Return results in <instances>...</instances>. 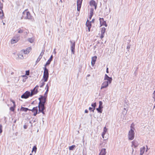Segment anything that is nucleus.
<instances>
[{"mask_svg":"<svg viewBox=\"0 0 155 155\" xmlns=\"http://www.w3.org/2000/svg\"><path fill=\"white\" fill-rule=\"evenodd\" d=\"M88 110H85V113H88Z\"/></svg>","mask_w":155,"mask_h":155,"instance_id":"61","label":"nucleus"},{"mask_svg":"<svg viewBox=\"0 0 155 155\" xmlns=\"http://www.w3.org/2000/svg\"><path fill=\"white\" fill-rule=\"evenodd\" d=\"M124 109L125 110H126L127 111V110H128V108H127V107H124Z\"/></svg>","mask_w":155,"mask_h":155,"instance_id":"54","label":"nucleus"},{"mask_svg":"<svg viewBox=\"0 0 155 155\" xmlns=\"http://www.w3.org/2000/svg\"><path fill=\"white\" fill-rule=\"evenodd\" d=\"M45 84V83L44 82H43L41 83V85L40 86V87H43L44 85Z\"/></svg>","mask_w":155,"mask_h":155,"instance_id":"43","label":"nucleus"},{"mask_svg":"<svg viewBox=\"0 0 155 155\" xmlns=\"http://www.w3.org/2000/svg\"><path fill=\"white\" fill-rule=\"evenodd\" d=\"M106 154V149L105 148H102L99 155H105Z\"/></svg>","mask_w":155,"mask_h":155,"instance_id":"17","label":"nucleus"},{"mask_svg":"<svg viewBox=\"0 0 155 155\" xmlns=\"http://www.w3.org/2000/svg\"><path fill=\"white\" fill-rule=\"evenodd\" d=\"M31 50V48L30 47H29L27 48L25 50H21V52L22 53H24L25 54H27L29 53Z\"/></svg>","mask_w":155,"mask_h":155,"instance_id":"9","label":"nucleus"},{"mask_svg":"<svg viewBox=\"0 0 155 155\" xmlns=\"http://www.w3.org/2000/svg\"><path fill=\"white\" fill-rule=\"evenodd\" d=\"M15 107H14V106L13 107H10V110L12 111H14L15 110Z\"/></svg>","mask_w":155,"mask_h":155,"instance_id":"37","label":"nucleus"},{"mask_svg":"<svg viewBox=\"0 0 155 155\" xmlns=\"http://www.w3.org/2000/svg\"><path fill=\"white\" fill-rule=\"evenodd\" d=\"M82 0H77V10L79 12L81 8Z\"/></svg>","mask_w":155,"mask_h":155,"instance_id":"6","label":"nucleus"},{"mask_svg":"<svg viewBox=\"0 0 155 155\" xmlns=\"http://www.w3.org/2000/svg\"><path fill=\"white\" fill-rule=\"evenodd\" d=\"M23 32V30L20 29L18 31V33H21Z\"/></svg>","mask_w":155,"mask_h":155,"instance_id":"45","label":"nucleus"},{"mask_svg":"<svg viewBox=\"0 0 155 155\" xmlns=\"http://www.w3.org/2000/svg\"><path fill=\"white\" fill-rule=\"evenodd\" d=\"M109 83L108 81H104L102 84L101 88V89L107 87L108 86Z\"/></svg>","mask_w":155,"mask_h":155,"instance_id":"11","label":"nucleus"},{"mask_svg":"<svg viewBox=\"0 0 155 155\" xmlns=\"http://www.w3.org/2000/svg\"><path fill=\"white\" fill-rule=\"evenodd\" d=\"M145 147H143L142 148L140 149V155H143V153H144V151L145 150Z\"/></svg>","mask_w":155,"mask_h":155,"instance_id":"21","label":"nucleus"},{"mask_svg":"<svg viewBox=\"0 0 155 155\" xmlns=\"http://www.w3.org/2000/svg\"><path fill=\"white\" fill-rule=\"evenodd\" d=\"M99 105L98 107L102 109L103 108L102 106L103 104L102 102L101 101H100L99 102Z\"/></svg>","mask_w":155,"mask_h":155,"instance_id":"29","label":"nucleus"},{"mask_svg":"<svg viewBox=\"0 0 155 155\" xmlns=\"http://www.w3.org/2000/svg\"><path fill=\"white\" fill-rule=\"evenodd\" d=\"M32 93H30L29 91H27L21 96V97L22 98L27 99L29 97L32 96Z\"/></svg>","mask_w":155,"mask_h":155,"instance_id":"4","label":"nucleus"},{"mask_svg":"<svg viewBox=\"0 0 155 155\" xmlns=\"http://www.w3.org/2000/svg\"><path fill=\"white\" fill-rule=\"evenodd\" d=\"M34 40V39L32 38H29L28 39V41H29L31 43H32L33 42Z\"/></svg>","mask_w":155,"mask_h":155,"instance_id":"33","label":"nucleus"},{"mask_svg":"<svg viewBox=\"0 0 155 155\" xmlns=\"http://www.w3.org/2000/svg\"><path fill=\"white\" fill-rule=\"evenodd\" d=\"M104 34L101 33V35L100 36V38L101 39H102L104 37Z\"/></svg>","mask_w":155,"mask_h":155,"instance_id":"47","label":"nucleus"},{"mask_svg":"<svg viewBox=\"0 0 155 155\" xmlns=\"http://www.w3.org/2000/svg\"><path fill=\"white\" fill-rule=\"evenodd\" d=\"M86 25L87 27H91V21L89 22L87 19Z\"/></svg>","mask_w":155,"mask_h":155,"instance_id":"24","label":"nucleus"},{"mask_svg":"<svg viewBox=\"0 0 155 155\" xmlns=\"http://www.w3.org/2000/svg\"><path fill=\"white\" fill-rule=\"evenodd\" d=\"M19 37H18L17 38L14 37L13 38L11 41V43L12 44H14L17 42L19 40Z\"/></svg>","mask_w":155,"mask_h":155,"instance_id":"13","label":"nucleus"},{"mask_svg":"<svg viewBox=\"0 0 155 155\" xmlns=\"http://www.w3.org/2000/svg\"><path fill=\"white\" fill-rule=\"evenodd\" d=\"M38 113H39L40 112L44 110L45 109V105L41 104H38Z\"/></svg>","mask_w":155,"mask_h":155,"instance_id":"7","label":"nucleus"},{"mask_svg":"<svg viewBox=\"0 0 155 155\" xmlns=\"http://www.w3.org/2000/svg\"><path fill=\"white\" fill-rule=\"evenodd\" d=\"M48 91H49V90H48V89H46V91L45 94H44V95L43 96L47 98V94H48Z\"/></svg>","mask_w":155,"mask_h":155,"instance_id":"32","label":"nucleus"},{"mask_svg":"<svg viewBox=\"0 0 155 155\" xmlns=\"http://www.w3.org/2000/svg\"><path fill=\"white\" fill-rule=\"evenodd\" d=\"M97 58V57L96 56H94L92 58V60L91 64L92 66H94L95 61H96V59Z\"/></svg>","mask_w":155,"mask_h":155,"instance_id":"15","label":"nucleus"},{"mask_svg":"<svg viewBox=\"0 0 155 155\" xmlns=\"http://www.w3.org/2000/svg\"><path fill=\"white\" fill-rule=\"evenodd\" d=\"M153 97L154 99V101H155V91H154L153 94Z\"/></svg>","mask_w":155,"mask_h":155,"instance_id":"41","label":"nucleus"},{"mask_svg":"<svg viewBox=\"0 0 155 155\" xmlns=\"http://www.w3.org/2000/svg\"><path fill=\"white\" fill-rule=\"evenodd\" d=\"M91 106L92 107H93V109L92 110V111L94 112V110L95 109V107L96 106V103L95 102L93 104H92Z\"/></svg>","mask_w":155,"mask_h":155,"instance_id":"23","label":"nucleus"},{"mask_svg":"<svg viewBox=\"0 0 155 155\" xmlns=\"http://www.w3.org/2000/svg\"><path fill=\"white\" fill-rule=\"evenodd\" d=\"M53 58V55H51L50 57V58L48 59V61L45 64V66L46 67L47 66L49 65L50 64L51 61L52 60Z\"/></svg>","mask_w":155,"mask_h":155,"instance_id":"14","label":"nucleus"},{"mask_svg":"<svg viewBox=\"0 0 155 155\" xmlns=\"http://www.w3.org/2000/svg\"><path fill=\"white\" fill-rule=\"evenodd\" d=\"M38 113V112H34L33 115L34 116H35Z\"/></svg>","mask_w":155,"mask_h":155,"instance_id":"46","label":"nucleus"},{"mask_svg":"<svg viewBox=\"0 0 155 155\" xmlns=\"http://www.w3.org/2000/svg\"><path fill=\"white\" fill-rule=\"evenodd\" d=\"M38 107H34L32 108V110H33V112H38Z\"/></svg>","mask_w":155,"mask_h":155,"instance_id":"27","label":"nucleus"},{"mask_svg":"<svg viewBox=\"0 0 155 155\" xmlns=\"http://www.w3.org/2000/svg\"><path fill=\"white\" fill-rule=\"evenodd\" d=\"M44 72L43 77V79L44 82H46L48 81L49 77L48 70L45 66L44 68Z\"/></svg>","mask_w":155,"mask_h":155,"instance_id":"1","label":"nucleus"},{"mask_svg":"<svg viewBox=\"0 0 155 155\" xmlns=\"http://www.w3.org/2000/svg\"><path fill=\"white\" fill-rule=\"evenodd\" d=\"M37 149V148L36 147V146H34L32 149V152H33V151H34L35 153L36 152Z\"/></svg>","mask_w":155,"mask_h":155,"instance_id":"31","label":"nucleus"},{"mask_svg":"<svg viewBox=\"0 0 155 155\" xmlns=\"http://www.w3.org/2000/svg\"><path fill=\"white\" fill-rule=\"evenodd\" d=\"M89 109L90 110H91L93 109V108L91 107H89Z\"/></svg>","mask_w":155,"mask_h":155,"instance_id":"53","label":"nucleus"},{"mask_svg":"<svg viewBox=\"0 0 155 155\" xmlns=\"http://www.w3.org/2000/svg\"><path fill=\"white\" fill-rule=\"evenodd\" d=\"M106 72L107 73H109L108 68H107L106 69Z\"/></svg>","mask_w":155,"mask_h":155,"instance_id":"59","label":"nucleus"},{"mask_svg":"<svg viewBox=\"0 0 155 155\" xmlns=\"http://www.w3.org/2000/svg\"><path fill=\"white\" fill-rule=\"evenodd\" d=\"M96 110L97 111L98 113H102V109L99 108H96Z\"/></svg>","mask_w":155,"mask_h":155,"instance_id":"30","label":"nucleus"},{"mask_svg":"<svg viewBox=\"0 0 155 155\" xmlns=\"http://www.w3.org/2000/svg\"><path fill=\"white\" fill-rule=\"evenodd\" d=\"M27 127L26 125H24V129H26L27 128Z\"/></svg>","mask_w":155,"mask_h":155,"instance_id":"52","label":"nucleus"},{"mask_svg":"<svg viewBox=\"0 0 155 155\" xmlns=\"http://www.w3.org/2000/svg\"><path fill=\"white\" fill-rule=\"evenodd\" d=\"M56 49H54V53L55 54L56 53V52L55 51Z\"/></svg>","mask_w":155,"mask_h":155,"instance_id":"58","label":"nucleus"},{"mask_svg":"<svg viewBox=\"0 0 155 155\" xmlns=\"http://www.w3.org/2000/svg\"><path fill=\"white\" fill-rule=\"evenodd\" d=\"M130 128L131 129L129 132L128 137L129 140H132L134 138V130L132 129L133 127L131 126H130Z\"/></svg>","mask_w":155,"mask_h":155,"instance_id":"2","label":"nucleus"},{"mask_svg":"<svg viewBox=\"0 0 155 155\" xmlns=\"http://www.w3.org/2000/svg\"><path fill=\"white\" fill-rule=\"evenodd\" d=\"M88 27V31H90V28L91 27Z\"/></svg>","mask_w":155,"mask_h":155,"instance_id":"55","label":"nucleus"},{"mask_svg":"<svg viewBox=\"0 0 155 155\" xmlns=\"http://www.w3.org/2000/svg\"><path fill=\"white\" fill-rule=\"evenodd\" d=\"M41 97H42L41 101H39L38 104H41L45 105V104L46 101V99L47 98L44 97L42 95H41Z\"/></svg>","mask_w":155,"mask_h":155,"instance_id":"8","label":"nucleus"},{"mask_svg":"<svg viewBox=\"0 0 155 155\" xmlns=\"http://www.w3.org/2000/svg\"><path fill=\"white\" fill-rule=\"evenodd\" d=\"M137 71H135L134 73V75L135 76H136V74H137Z\"/></svg>","mask_w":155,"mask_h":155,"instance_id":"60","label":"nucleus"},{"mask_svg":"<svg viewBox=\"0 0 155 155\" xmlns=\"http://www.w3.org/2000/svg\"><path fill=\"white\" fill-rule=\"evenodd\" d=\"M70 42H71V48L72 53L74 54V50L75 47V42L72 41L71 40H70Z\"/></svg>","mask_w":155,"mask_h":155,"instance_id":"5","label":"nucleus"},{"mask_svg":"<svg viewBox=\"0 0 155 155\" xmlns=\"http://www.w3.org/2000/svg\"><path fill=\"white\" fill-rule=\"evenodd\" d=\"M29 110V109L27 108L24 107H21L20 109L21 111L27 112Z\"/></svg>","mask_w":155,"mask_h":155,"instance_id":"22","label":"nucleus"},{"mask_svg":"<svg viewBox=\"0 0 155 155\" xmlns=\"http://www.w3.org/2000/svg\"><path fill=\"white\" fill-rule=\"evenodd\" d=\"M41 58L39 56L38 58L37 61H36V63L37 64V63H38L40 61V60H41Z\"/></svg>","mask_w":155,"mask_h":155,"instance_id":"38","label":"nucleus"},{"mask_svg":"<svg viewBox=\"0 0 155 155\" xmlns=\"http://www.w3.org/2000/svg\"><path fill=\"white\" fill-rule=\"evenodd\" d=\"M11 101L12 102V103L13 104L14 106V107H15L16 106V105L15 104V101H13V100H11Z\"/></svg>","mask_w":155,"mask_h":155,"instance_id":"44","label":"nucleus"},{"mask_svg":"<svg viewBox=\"0 0 155 155\" xmlns=\"http://www.w3.org/2000/svg\"><path fill=\"white\" fill-rule=\"evenodd\" d=\"M2 125L0 124V133L1 134L2 132Z\"/></svg>","mask_w":155,"mask_h":155,"instance_id":"39","label":"nucleus"},{"mask_svg":"<svg viewBox=\"0 0 155 155\" xmlns=\"http://www.w3.org/2000/svg\"><path fill=\"white\" fill-rule=\"evenodd\" d=\"M107 131V129L106 127H105L104 128V131L102 134V136L103 138H104V135L106 133Z\"/></svg>","mask_w":155,"mask_h":155,"instance_id":"20","label":"nucleus"},{"mask_svg":"<svg viewBox=\"0 0 155 155\" xmlns=\"http://www.w3.org/2000/svg\"><path fill=\"white\" fill-rule=\"evenodd\" d=\"M97 4L95 1L94 0H91L90 2V4L91 5L94 6Z\"/></svg>","mask_w":155,"mask_h":155,"instance_id":"25","label":"nucleus"},{"mask_svg":"<svg viewBox=\"0 0 155 155\" xmlns=\"http://www.w3.org/2000/svg\"><path fill=\"white\" fill-rule=\"evenodd\" d=\"M100 24L101 26L102 25H105L106 27H107V25L106 24V21L104 20L103 18H99Z\"/></svg>","mask_w":155,"mask_h":155,"instance_id":"10","label":"nucleus"},{"mask_svg":"<svg viewBox=\"0 0 155 155\" xmlns=\"http://www.w3.org/2000/svg\"><path fill=\"white\" fill-rule=\"evenodd\" d=\"M38 85H37L35 86V88H37V89H38Z\"/></svg>","mask_w":155,"mask_h":155,"instance_id":"63","label":"nucleus"},{"mask_svg":"<svg viewBox=\"0 0 155 155\" xmlns=\"http://www.w3.org/2000/svg\"><path fill=\"white\" fill-rule=\"evenodd\" d=\"M43 54L44 53H41L39 56L42 58V55H43Z\"/></svg>","mask_w":155,"mask_h":155,"instance_id":"48","label":"nucleus"},{"mask_svg":"<svg viewBox=\"0 0 155 155\" xmlns=\"http://www.w3.org/2000/svg\"><path fill=\"white\" fill-rule=\"evenodd\" d=\"M97 4H96L95 5H94V8L95 9H96L97 8Z\"/></svg>","mask_w":155,"mask_h":155,"instance_id":"57","label":"nucleus"},{"mask_svg":"<svg viewBox=\"0 0 155 155\" xmlns=\"http://www.w3.org/2000/svg\"><path fill=\"white\" fill-rule=\"evenodd\" d=\"M18 58L21 59H23L24 58V57L23 55L21 54H19L18 55Z\"/></svg>","mask_w":155,"mask_h":155,"instance_id":"35","label":"nucleus"},{"mask_svg":"<svg viewBox=\"0 0 155 155\" xmlns=\"http://www.w3.org/2000/svg\"><path fill=\"white\" fill-rule=\"evenodd\" d=\"M30 71L29 70L27 71H26V74L27 75H28L29 74Z\"/></svg>","mask_w":155,"mask_h":155,"instance_id":"42","label":"nucleus"},{"mask_svg":"<svg viewBox=\"0 0 155 155\" xmlns=\"http://www.w3.org/2000/svg\"><path fill=\"white\" fill-rule=\"evenodd\" d=\"M22 14L25 19H31L32 18V16L30 13L29 12H27L26 10L23 12Z\"/></svg>","mask_w":155,"mask_h":155,"instance_id":"3","label":"nucleus"},{"mask_svg":"<svg viewBox=\"0 0 155 155\" xmlns=\"http://www.w3.org/2000/svg\"><path fill=\"white\" fill-rule=\"evenodd\" d=\"M4 16V14L3 11L2 9H1V10H0V18L2 19L3 18Z\"/></svg>","mask_w":155,"mask_h":155,"instance_id":"18","label":"nucleus"},{"mask_svg":"<svg viewBox=\"0 0 155 155\" xmlns=\"http://www.w3.org/2000/svg\"><path fill=\"white\" fill-rule=\"evenodd\" d=\"M41 95H40V97L38 98V100H39V101H41V99L42 98V97H41Z\"/></svg>","mask_w":155,"mask_h":155,"instance_id":"49","label":"nucleus"},{"mask_svg":"<svg viewBox=\"0 0 155 155\" xmlns=\"http://www.w3.org/2000/svg\"><path fill=\"white\" fill-rule=\"evenodd\" d=\"M40 112L42 113L43 114H45V113L44 110Z\"/></svg>","mask_w":155,"mask_h":155,"instance_id":"62","label":"nucleus"},{"mask_svg":"<svg viewBox=\"0 0 155 155\" xmlns=\"http://www.w3.org/2000/svg\"><path fill=\"white\" fill-rule=\"evenodd\" d=\"M76 146L74 145H73L71 146H70L69 149L70 150H72Z\"/></svg>","mask_w":155,"mask_h":155,"instance_id":"26","label":"nucleus"},{"mask_svg":"<svg viewBox=\"0 0 155 155\" xmlns=\"http://www.w3.org/2000/svg\"><path fill=\"white\" fill-rule=\"evenodd\" d=\"M105 31L106 28L104 27L102 28L101 30V33L104 34L105 32Z\"/></svg>","mask_w":155,"mask_h":155,"instance_id":"28","label":"nucleus"},{"mask_svg":"<svg viewBox=\"0 0 155 155\" xmlns=\"http://www.w3.org/2000/svg\"><path fill=\"white\" fill-rule=\"evenodd\" d=\"M46 88L47 89H48V90H49V87L48 86V84H47L46 85Z\"/></svg>","mask_w":155,"mask_h":155,"instance_id":"56","label":"nucleus"},{"mask_svg":"<svg viewBox=\"0 0 155 155\" xmlns=\"http://www.w3.org/2000/svg\"><path fill=\"white\" fill-rule=\"evenodd\" d=\"M129 103L128 101L127 100H125L124 103V107L128 108L129 107Z\"/></svg>","mask_w":155,"mask_h":155,"instance_id":"19","label":"nucleus"},{"mask_svg":"<svg viewBox=\"0 0 155 155\" xmlns=\"http://www.w3.org/2000/svg\"><path fill=\"white\" fill-rule=\"evenodd\" d=\"M107 78H109L110 79H111V78L109 77L107 74H105L104 80H106V79H107Z\"/></svg>","mask_w":155,"mask_h":155,"instance_id":"34","label":"nucleus"},{"mask_svg":"<svg viewBox=\"0 0 155 155\" xmlns=\"http://www.w3.org/2000/svg\"><path fill=\"white\" fill-rule=\"evenodd\" d=\"M106 80H107V81H108V83H109V84H110L111 83L112 81V78H111V79H110L109 78H107V79H106Z\"/></svg>","mask_w":155,"mask_h":155,"instance_id":"40","label":"nucleus"},{"mask_svg":"<svg viewBox=\"0 0 155 155\" xmlns=\"http://www.w3.org/2000/svg\"><path fill=\"white\" fill-rule=\"evenodd\" d=\"M93 15H90H90L89 16V18L91 19V18L92 17V16H93Z\"/></svg>","mask_w":155,"mask_h":155,"instance_id":"51","label":"nucleus"},{"mask_svg":"<svg viewBox=\"0 0 155 155\" xmlns=\"http://www.w3.org/2000/svg\"><path fill=\"white\" fill-rule=\"evenodd\" d=\"M45 52V50H43L42 51V52L41 53H44V52Z\"/></svg>","mask_w":155,"mask_h":155,"instance_id":"64","label":"nucleus"},{"mask_svg":"<svg viewBox=\"0 0 155 155\" xmlns=\"http://www.w3.org/2000/svg\"><path fill=\"white\" fill-rule=\"evenodd\" d=\"M93 12H94V9L93 8H91V9L90 11V14L93 15Z\"/></svg>","mask_w":155,"mask_h":155,"instance_id":"36","label":"nucleus"},{"mask_svg":"<svg viewBox=\"0 0 155 155\" xmlns=\"http://www.w3.org/2000/svg\"><path fill=\"white\" fill-rule=\"evenodd\" d=\"M38 92V90L37 89V88H34V89L32 90H31V92L30 93H32V96L35 94H37Z\"/></svg>","mask_w":155,"mask_h":155,"instance_id":"16","label":"nucleus"},{"mask_svg":"<svg viewBox=\"0 0 155 155\" xmlns=\"http://www.w3.org/2000/svg\"><path fill=\"white\" fill-rule=\"evenodd\" d=\"M132 145L131 147H133V146H134V148L137 147L139 145V143H138L137 141L136 140H134L132 141Z\"/></svg>","mask_w":155,"mask_h":155,"instance_id":"12","label":"nucleus"},{"mask_svg":"<svg viewBox=\"0 0 155 155\" xmlns=\"http://www.w3.org/2000/svg\"><path fill=\"white\" fill-rule=\"evenodd\" d=\"M130 48V45H128L127 47V49H129Z\"/></svg>","mask_w":155,"mask_h":155,"instance_id":"50","label":"nucleus"}]
</instances>
